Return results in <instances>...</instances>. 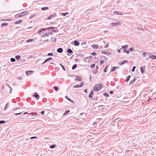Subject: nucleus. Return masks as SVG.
Listing matches in <instances>:
<instances>
[{"mask_svg": "<svg viewBox=\"0 0 156 156\" xmlns=\"http://www.w3.org/2000/svg\"><path fill=\"white\" fill-rule=\"evenodd\" d=\"M66 98L67 99L68 98H67V97L66 96Z\"/></svg>", "mask_w": 156, "mask_h": 156, "instance_id": "64", "label": "nucleus"}, {"mask_svg": "<svg viewBox=\"0 0 156 156\" xmlns=\"http://www.w3.org/2000/svg\"><path fill=\"white\" fill-rule=\"evenodd\" d=\"M28 12L27 11H25L23 12H22L19 13L20 17L23 16L26 14H27Z\"/></svg>", "mask_w": 156, "mask_h": 156, "instance_id": "6", "label": "nucleus"}, {"mask_svg": "<svg viewBox=\"0 0 156 156\" xmlns=\"http://www.w3.org/2000/svg\"><path fill=\"white\" fill-rule=\"evenodd\" d=\"M95 66V64H93L91 65L90 66V67L91 68H93Z\"/></svg>", "mask_w": 156, "mask_h": 156, "instance_id": "25", "label": "nucleus"}, {"mask_svg": "<svg viewBox=\"0 0 156 156\" xmlns=\"http://www.w3.org/2000/svg\"><path fill=\"white\" fill-rule=\"evenodd\" d=\"M93 92L92 91H91L90 93V94L89 95V97L90 98H92L93 96Z\"/></svg>", "mask_w": 156, "mask_h": 156, "instance_id": "13", "label": "nucleus"}, {"mask_svg": "<svg viewBox=\"0 0 156 156\" xmlns=\"http://www.w3.org/2000/svg\"><path fill=\"white\" fill-rule=\"evenodd\" d=\"M53 88L56 91H57L58 90V88L57 87H56V86H54L53 87Z\"/></svg>", "mask_w": 156, "mask_h": 156, "instance_id": "36", "label": "nucleus"}, {"mask_svg": "<svg viewBox=\"0 0 156 156\" xmlns=\"http://www.w3.org/2000/svg\"><path fill=\"white\" fill-rule=\"evenodd\" d=\"M103 95L106 97H108L109 95L107 93H105L103 94Z\"/></svg>", "mask_w": 156, "mask_h": 156, "instance_id": "30", "label": "nucleus"}, {"mask_svg": "<svg viewBox=\"0 0 156 156\" xmlns=\"http://www.w3.org/2000/svg\"><path fill=\"white\" fill-rule=\"evenodd\" d=\"M92 47L94 48V49H97L98 48V45L96 44H94L92 45Z\"/></svg>", "mask_w": 156, "mask_h": 156, "instance_id": "11", "label": "nucleus"}, {"mask_svg": "<svg viewBox=\"0 0 156 156\" xmlns=\"http://www.w3.org/2000/svg\"><path fill=\"white\" fill-rule=\"evenodd\" d=\"M33 40H34L33 39H29L28 40H27L26 41V42L28 43L29 42H32V41H33Z\"/></svg>", "mask_w": 156, "mask_h": 156, "instance_id": "22", "label": "nucleus"}, {"mask_svg": "<svg viewBox=\"0 0 156 156\" xmlns=\"http://www.w3.org/2000/svg\"><path fill=\"white\" fill-rule=\"evenodd\" d=\"M70 101H71V102H72L73 103H74L73 101L71 100Z\"/></svg>", "mask_w": 156, "mask_h": 156, "instance_id": "60", "label": "nucleus"}, {"mask_svg": "<svg viewBox=\"0 0 156 156\" xmlns=\"http://www.w3.org/2000/svg\"><path fill=\"white\" fill-rule=\"evenodd\" d=\"M74 45L75 46H78L79 45V43L78 41H75L74 42Z\"/></svg>", "mask_w": 156, "mask_h": 156, "instance_id": "14", "label": "nucleus"}, {"mask_svg": "<svg viewBox=\"0 0 156 156\" xmlns=\"http://www.w3.org/2000/svg\"><path fill=\"white\" fill-rule=\"evenodd\" d=\"M113 93V91H111L110 92V93Z\"/></svg>", "mask_w": 156, "mask_h": 156, "instance_id": "61", "label": "nucleus"}, {"mask_svg": "<svg viewBox=\"0 0 156 156\" xmlns=\"http://www.w3.org/2000/svg\"><path fill=\"white\" fill-rule=\"evenodd\" d=\"M91 55H96V53L95 52H93Z\"/></svg>", "mask_w": 156, "mask_h": 156, "instance_id": "53", "label": "nucleus"}, {"mask_svg": "<svg viewBox=\"0 0 156 156\" xmlns=\"http://www.w3.org/2000/svg\"><path fill=\"white\" fill-rule=\"evenodd\" d=\"M128 62V61L127 60H124V61H122L121 62H120V63H119L120 64H123L125 63H126Z\"/></svg>", "mask_w": 156, "mask_h": 156, "instance_id": "15", "label": "nucleus"}, {"mask_svg": "<svg viewBox=\"0 0 156 156\" xmlns=\"http://www.w3.org/2000/svg\"><path fill=\"white\" fill-rule=\"evenodd\" d=\"M55 145H52L50 147V148H53L55 147Z\"/></svg>", "mask_w": 156, "mask_h": 156, "instance_id": "39", "label": "nucleus"}, {"mask_svg": "<svg viewBox=\"0 0 156 156\" xmlns=\"http://www.w3.org/2000/svg\"><path fill=\"white\" fill-rule=\"evenodd\" d=\"M22 22V20H20L18 21V22H16L15 23V24H18L19 23H21Z\"/></svg>", "mask_w": 156, "mask_h": 156, "instance_id": "31", "label": "nucleus"}, {"mask_svg": "<svg viewBox=\"0 0 156 156\" xmlns=\"http://www.w3.org/2000/svg\"><path fill=\"white\" fill-rule=\"evenodd\" d=\"M93 61V58L91 56L87 57L84 58V61L87 63H90Z\"/></svg>", "mask_w": 156, "mask_h": 156, "instance_id": "4", "label": "nucleus"}, {"mask_svg": "<svg viewBox=\"0 0 156 156\" xmlns=\"http://www.w3.org/2000/svg\"><path fill=\"white\" fill-rule=\"evenodd\" d=\"M116 68V67H113L112 68V69L111 71L112 72V71H114L115 69Z\"/></svg>", "mask_w": 156, "mask_h": 156, "instance_id": "33", "label": "nucleus"}, {"mask_svg": "<svg viewBox=\"0 0 156 156\" xmlns=\"http://www.w3.org/2000/svg\"><path fill=\"white\" fill-rule=\"evenodd\" d=\"M45 29L41 30H40L39 32L38 33L40 34L41 37L42 39L44 40L45 41H48L50 39V37H49L50 34L49 33H45L44 34H43L42 31L43 30H44Z\"/></svg>", "mask_w": 156, "mask_h": 156, "instance_id": "1", "label": "nucleus"}, {"mask_svg": "<svg viewBox=\"0 0 156 156\" xmlns=\"http://www.w3.org/2000/svg\"><path fill=\"white\" fill-rule=\"evenodd\" d=\"M67 99H68L69 101H70L71 100H70V99H69V98H67Z\"/></svg>", "mask_w": 156, "mask_h": 156, "instance_id": "62", "label": "nucleus"}, {"mask_svg": "<svg viewBox=\"0 0 156 156\" xmlns=\"http://www.w3.org/2000/svg\"><path fill=\"white\" fill-rule=\"evenodd\" d=\"M44 111H43L41 112V114H44Z\"/></svg>", "mask_w": 156, "mask_h": 156, "instance_id": "51", "label": "nucleus"}, {"mask_svg": "<svg viewBox=\"0 0 156 156\" xmlns=\"http://www.w3.org/2000/svg\"><path fill=\"white\" fill-rule=\"evenodd\" d=\"M133 48H130L129 49V51H132L133 50Z\"/></svg>", "mask_w": 156, "mask_h": 156, "instance_id": "49", "label": "nucleus"}, {"mask_svg": "<svg viewBox=\"0 0 156 156\" xmlns=\"http://www.w3.org/2000/svg\"><path fill=\"white\" fill-rule=\"evenodd\" d=\"M113 13L115 15H122V14H119V12L116 11H114Z\"/></svg>", "mask_w": 156, "mask_h": 156, "instance_id": "17", "label": "nucleus"}, {"mask_svg": "<svg viewBox=\"0 0 156 156\" xmlns=\"http://www.w3.org/2000/svg\"><path fill=\"white\" fill-rule=\"evenodd\" d=\"M109 44L108 43H107V44L105 46V48H108L109 46Z\"/></svg>", "mask_w": 156, "mask_h": 156, "instance_id": "40", "label": "nucleus"}, {"mask_svg": "<svg viewBox=\"0 0 156 156\" xmlns=\"http://www.w3.org/2000/svg\"><path fill=\"white\" fill-rule=\"evenodd\" d=\"M49 29H53V28H52V27H50L49 28H48Z\"/></svg>", "mask_w": 156, "mask_h": 156, "instance_id": "59", "label": "nucleus"}, {"mask_svg": "<svg viewBox=\"0 0 156 156\" xmlns=\"http://www.w3.org/2000/svg\"><path fill=\"white\" fill-rule=\"evenodd\" d=\"M11 61L12 62H14L15 61V59L14 58H11Z\"/></svg>", "mask_w": 156, "mask_h": 156, "instance_id": "35", "label": "nucleus"}, {"mask_svg": "<svg viewBox=\"0 0 156 156\" xmlns=\"http://www.w3.org/2000/svg\"><path fill=\"white\" fill-rule=\"evenodd\" d=\"M83 84H84V82H82V83H80V85L78 84V85H77L74 86V88H77V87H82V86H83Z\"/></svg>", "mask_w": 156, "mask_h": 156, "instance_id": "7", "label": "nucleus"}, {"mask_svg": "<svg viewBox=\"0 0 156 156\" xmlns=\"http://www.w3.org/2000/svg\"><path fill=\"white\" fill-rule=\"evenodd\" d=\"M85 92L87 93V89H86L84 90Z\"/></svg>", "mask_w": 156, "mask_h": 156, "instance_id": "55", "label": "nucleus"}, {"mask_svg": "<svg viewBox=\"0 0 156 156\" xmlns=\"http://www.w3.org/2000/svg\"><path fill=\"white\" fill-rule=\"evenodd\" d=\"M70 112V111L69 110H67L66 111V112H65L64 114V115H65L66 114H67L69 112Z\"/></svg>", "mask_w": 156, "mask_h": 156, "instance_id": "32", "label": "nucleus"}, {"mask_svg": "<svg viewBox=\"0 0 156 156\" xmlns=\"http://www.w3.org/2000/svg\"><path fill=\"white\" fill-rule=\"evenodd\" d=\"M77 67V65L76 64H75L73 65L72 67V69H74Z\"/></svg>", "mask_w": 156, "mask_h": 156, "instance_id": "26", "label": "nucleus"}, {"mask_svg": "<svg viewBox=\"0 0 156 156\" xmlns=\"http://www.w3.org/2000/svg\"><path fill=\"white\" fill-rule=\"evenodd\" d=\"M48 56H52L53 55V54L52 53H49L48 54Z\"/></svg>", "mask_w": 156, "mask_h": 156, "instance_id": "43", "label": "nucleus"}, {"mask_svg": "<svg viewBox=\"0 0 156 156\" xmlns=\"http://www.w3.org/2000/svg\"><path fill=\"white\" fill-rule=\"evenodd\" d=\"M15 58L16 59L18 60L20 58V57L19 55H17L15 57Z\"/></svg>", "mask_w": 156, "mask_h": 156, "instance_id": "28", "label": "nucleus"}, {"mask_svg": "<svg viewBox=\"0 0 156 156\" xmlns=\"http://www.w3.org/2000/svg\"><path fill=\"white\" fill-rule=\"evenodd\" d=\"M98 65H97L96 66V69L97 70L98 69Z\"/></svg>", "mask_w": 156, "mask_h": 156, "instance_id": "50", "label": "nucleus"}, {"mask_svg": "<svg viewBox=\"0 0 156 156\" xmlns=\"http://www.w3.org/2000/svg\"><path fill=\"white\" fill-rule=\"evenodd\" d=\"M128 47V45H126L122 47V48H126Z\"/></svg>", "mask_w": 156, "mask_h": 156, "instance_id": "34", "label": "nucleus"}, {"mask_svg": "<svg viewBox=\"0 0 156 156\" xmlns=\"http://www.w3.org/2000/svg\"><path fill=\"white\" fill-rule=\"evenodd\" d=\"M118 52L119 53H121V51L119 49L118 50Z\"/></svg>", "mask_w": 156, "mask_h": 156, "instance_id": "52", "label": "nucleus"}, {"mask_svg": "<svg viewBox=\"0 0 156 156\" xmlns=\"http://www.w3.org/2000/svg\"><path fill=\"white\" fill-rule=\"evenodd\" d=\"M121 24V23L119 21H118L117 23H111V25L113 26H115L117 25H120Z\"/></svg>", "mask_w": 156, "mask_h": 156, "instance_id": "5", "label": "nucleus"}, {"mask_svg": "<svg viewBox=\"0 0 156 156\" xmlns=\"http://www.w3.org/2000/svg\"><path fill=\"white\" fill-rule=\"evenodd\" d=\"M21 113H15V114L16 115H18L20 114Z\"/></svg>", "mask_w": 156, "mask_h": 156, "instance_id": "56", "label": "nucleus"}, {"mask_svg": "<svg viewBox=\"0 0 156 156\" xmlns=\"http://www.w3.org/2000/svg\"><path fill=\"white\" fill-rule=\"evenodd\" d=\"M33 97H35L37 99H38L39 98V96L38 95V94L37 93H35L33 95Z\"/></svg>", "mask_w": 156, "mask_h": 156, "instance_id": "8", "label": "nucleus"}, {"mask_svg": "<svg viewBox=\"0 0 156 156\" xmlns=\"http://www.w3.org/2000/svg\"><path fill=\"white\" fill-rule=\"evenodd\" d=\"M75 80L81 81H82V78L80 77H78L75 79Z\"/></svg>", "mask_w": 156, "mask_h": 156, "instance_id": "10", "label": "nucleus"}, {"mask_svg": "<svg viewBox=\"0 0 156 156\" xmlns=\"http://www.w3.org/2000/svg\"><path fill=\"white\" fill-rule=\"evenodd\" d=\"M30 72L33 73V71H26V73L27 75H29V74H30Z\"/></svg>", "mask_w": 156, "mask_h": 156, "instance_id": "21", "label": "nucleus"}, {"mask_svg": "<svg viewBox=\"0 0 156 156\" xmlns=\"http://www.w3.org/2000/svg\"><path fill=\"white\" fill-rule=\"evenodd\" d=\"M69 14V13L68 12H66V13H62V15L64 16H65L66 15H68Z\"/></svg>", "mask_w": 156, "mask_h": 156, "instance_id": "23", "label": "nucleus"}, {"mask_svg": "<svg viewBox=\"0 0 156 156\" xmlns=\"http://www.w3.org/2000/svg\"><path fill=\"white\" fill-rule=\"evenodd\" d=\"M145 56H144L145 57H146V58H147V57H148V55H147V54H146Z\"/></svg>", "mask_w": 156, "mask_h": 156, "instance_id": "54", "label": "nucleus"}, {"mask_svg": "<svg viewBox=\"0 0 156 156\" xmlns=\"http://www.w3.org/2000/svg\"><path fill=\"white\" fill-rule=\"evenodd\" d=\"M49 60V59L48 58H47V59H46V60L44 61V62L43 63V64L46 62L48 61Z\"/></svg>", "mask_w": 156, "mask_h": 156, "instance_id": "41", "label": "nucleus"}, {"mask_svg": "<svg viewBox=\"0 0 156 156\" xmlns=\"http://www.w3.org/2000/svg\"><path fill=\"white\" fill-rule=\"evenodd\" d=\"M140 70H141V72L142 73H143L144 72V69L143 67H140Z\"/></svg>", "mask_w": 156, "mask_h": 156, "instance_id": "24", "label": "nucleus"}, {"mask_svg": "<svg viewBox=\"0 0 156 156\" xmlns=\"http://www.w3.org/2000/svg\"><path fill=\"white\" fill-rule=\"evenodd\" d=\"M102 84L101 83H98L95 84L93 87V90L98 91L103 88Z\"/></svg>", "mask_w": 156, "mask_h": 156, "instance_id": "2", "label": "nucleus"}, {"mask_svg": "<svg viewBox=\"0 0 156 156\" xmlns=\"http://www.w3.org/2000/svg\"><path fill=\"white\" fill-rule=\"evenodd\" d=\"M130 78V75L128 76L125 80L126 81V82H127V81H128L129 80Z\"/></svg>", "mask_w": 156, "mask_h": 156, "instance_id": "18", "label": "nucleus"}, {"mask_svg": "<svg viewBox=\"0 0 156 156\" xmlns=\"http://www.w3.org/2000/svg\"><path fill=\"white\" fill-rule=\"evenodd\" d=\"M83 44H86V43L85 42H83Z\"/></svg>", "mask_w": 156, "mask_h": 156, "instance_id": "58", "label": "nucleus"}, {"mask_svg": "<svg viewBox=\"0 0 156 156\" xmlns=\"http://www.w3.org/2000/svg\"><path fill=\"white\" fill-rule=\"evenodd\" d=\"M8 25V23H2L1 26L3 27V26H6Z\"/></svg>", "mask_w": 156, "mask_h": 156, "instance_id": "19", "label": "nucleus"}, {"mask_svg": "<svg viewBox=\"0 0 156 156\" xmlns=\"http://www.w3.org/2000/svg\"><path fill=\"white\" fill-rule=\"evenodd\" d=\"M105 58V60H103L101 61L100 62V64H101H101H103L104 62H105V60H107V58H106L104 57Z\"/></svg>", "mask_w": 156, "mask_h": 156, "instance_id": "16", "label": "nucleus"}, {"mask_svg": "<svg viewBox=\"0 0 156 156\" xmlns=\"http://www.w3.org/2000/svg\"><path fill=\"white\" fill-rule=\"evenodd\" d=\"M48 58L49 59V60H50L52 59V58H51V57L49 58Z\"/></svg>", "mask_w": 156, "mask_h": 156, "instance_id": "57", "label": "nucleus"}, {"mask_svg": "<svg viewBox=\"0 0 156 156\" xmlns=\"http://www.w3.org/2000/svg\"><path fill=\"white\" fill-rule=\"evenodd\" d=\"M55 16V15L54 14L51 15L49 16L46 19V20H47L51 19L52 18L54 17Z\"/></svg>", "mask_w": 156, "mask_h": 156, "instance_id": "9", "label": "nucleus"}, {"mask_svg": "<svg viewBox=\"0 0 156 156\" xmlns=\"http://www.w3.org/2000/svg\"><path fill=\"white\" fill-rule=\"evenodd\" d=\"M57 51L58 52L62 53L63 51V50L62 48H59L57 49Z\"/></svg>", "mask_w": 156, "mask_h": 156, "instance_id": "12", "label": "nucleus"}, {"mask_svg": "<svg viewBox=\"0 0 156 156\" xmlns=\"http://www.w3.org/2000/svg\"><path fill=\"white\" fill-rule=\"evenodd\" d=\"M146 54L148 55V57L146 58L147 60L149 58H151L152 59H156V55H151L150 54L148 53L147 52H143L142 55L144 56H146L145 55Z\"/></svg>", "mask_w": 156, "mask_h": 156, "instance_id": "3", "label": "nucleus"}, {"mask_svg": "<svg viewBox=\"0 0 156 156\" xmlns=\"http://www.w3.org/2000/svg\"><path fill=\"white\" fill-rule=\"evenodd\" d=\"M6 85L7 86H8V87H9V88L10 89V92H9V93H10L11 92V90H12V89L10 87H9V84H8V83H6Z\"/></svg>", "mask_w": 156, "mask_h": 156, "instance_id": "29", "label": "nucleus"}, {"mask_svg": "<svg viewBox=\"0 0 156 156\" xmlns=\"http://www.w3.org/2000/svg\"><path fill=\"white\" fill-rule=\"evenodd\" d=\"M108 66H107L105 67V69H104V72H105L106 73V68L108 67Z\"/></svg>", "mask_w": 156, "mask_h": 156, "instance_id": "46", "label": "nucleus"}, {"mask_svg": "<svg viewBox=\"0 0 156 156\" xmlns=\"http://www.w3.org/2000/svg\"><path fill=\"white\" fill-rule=\"evenodd\" d=\"M27 113V112H25V113H24V114H26Z\"/></svg>", "mask_w": 156, "mask_h": 156, "instance_id": "63", "label": "nucleus"}, {"mask_svg": "<svg viewBox=\"0 0 156 156\" xmlns=\"http://www.w3.org/2000/svg\"><path fill=\"white\" fill-rule=\"evenodd\" d=\"M34 138L37 139V137L36 136H34V137H32L30 138V139H32Z\"/></svg>", "mask_w": 156, "mask_h": 156, "instance_id": "48", "label": "nucleus"}, {"mask_svg": "<svg viewBox=\"0 0 156 156\" xmlns=\"http://www.w3.org/2000/svg\"><path fill=\"white\" fill-rule=\"evenodd\" d=\"M43 10H47L48 9V7H42L41 8Z\"/></svg>", "mask_w": 156, "mask_h": 156, "instance_id": "27", "label": "nucleus"}, {"mask_svg": "<svg viewBox=\"0 0 156 156\" xmlns=\"http://www.w3.org/2000/svg\"><path fill=\"white\" fill-rule=\"evenodd\" d=\"M5 122V121H0V124H2V123H4Z\"/></svg>", "mask_w": 156, "mask_h": 156, "instance_id": "45", "label": "nucleus"}, {"mask_svg": "<svg viewBox=\"0 0 156 156\" xmlns=\"http://www.w3.org/2000/svg\"><path fill=\"white\" fill-rule=\"evenodd\" d=\"M15 17L16 18L20 17L19 13L16 15Z\"/></svg>", "mask_w": 156, "mask_h": 156, "instance_id": "37", "label": "nucleus"}, {"mask_svg": "<svg viewBox=\"0 0 156 156\" xmlns=\"http://www.w3.org/2000/svg\"><path fill=\"white\" fill-rule=\"evenodd\" d=\"M60 65L61 66H62V67L63 69L65 71V69L64 67V66H62L61 64H60Z\"/></svg>", "mask_w": 156, "mask_h": 156, "instance_id": "38", "label": "nucleus"}, {"mask_svg": "<svg viewBox=\"0 0 156 156\" xmlns=\"http://www.w3.org/2000/svg\"><path fill=\"white\" fill-rule=\"evenodd\" d=\"M123 51H124L125 52H126L127 53V54H128L129 53V51H127L126 50H123Z\"/></svg>", "mask_w": 156, "mask_h": 156, "instance_id": "42", "label": "nucleus"}, {"mask_svg": "<svg viewBox=\"0 0 156 156\" xmlns=\"http://www.w3.org/2000/svg\"><path fill=\"white\" fill-rule=\"evenodd\" d=\"M58 31V30L57 29H55V30H52V31L53 32H57Z\"/></svg>", "mask_w": 156, "mask_h": 156, "instance_id": "44", "label": "nucleus"}, {"mask_svg": "<svg viewBox=\"0 0 156 156\" xmlns=\"http://www.w3.org/2000/svg\"><path fill=\"white\" fill-rule=\"evenodd\" d=\"M136 68V66H133V69H132V71L133 72H134V70H135V68Z\"/></svg>", "mask_w": 156, "mask_h": 156, "instance_id": "47", "label": "nucleus"}, {"mask_svg": "<svg viewBox=\"0 0 156 156\" xmlns=\"http://www.w3.org/2000/svg\"><path fill=\"white\" fill-rule=\"evenodd\" d=\"M67 52L68 53H73L71 49H68L67 50Z\"/></svg>", "mask_w": 156, "mask_h": 156, "instance_id": "20", "label": "nucleus"}]
</instances>
